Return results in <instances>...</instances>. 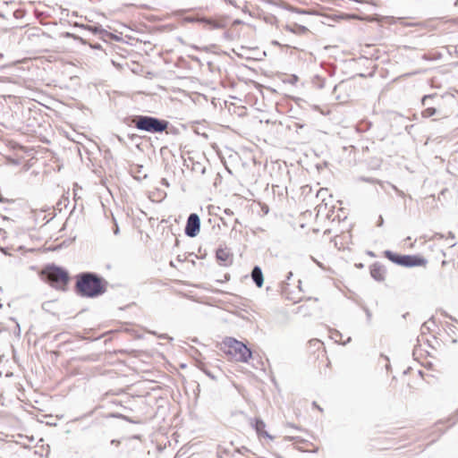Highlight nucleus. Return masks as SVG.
I'll list each match as a JSON object with an SVG mask.
<instances>
[{
    "instance_id": "obj_1",
    "label": "nucleus",
    "mask_w": 458,
    "mask_h": 458,
    "mask_svg": "<svg viewBox=\"0 0 458 458\" xmlns=\"http://www.w3.org/2000/svg\"><path fill=\"white\" fill-rule=\"evenodd\" d=\"M75 278V292L81 297L97 298L107 291L108 282L94 272H81Z\"/></svg>"
},
{
    "instance_id": "obj_2",
    "label": "nucleus",
    "mask_w": 458,
    "mask_h": 458,
    "mask_svg": "<svg viewBox=\"0 0 458 458\" xmlns=\"http://www.w3.org/2000/svg\"><path fill=\"white\" fill-rule=\"evenodd\" d=\"M126 124L133 125L137 130L156 134L166 131L170 123L164 119H159L150 115H132L126 119Z\"/></svg>"
},
{
    "instance_id": "obj_3",
    "label": "nucleus",
    "mask_w": 458,
    "mask_h": 458,
    "mask_svg": "<svg viewBox=\"0 0 458 458\" xmlns=\"http://www.w3.org/2000/svg\"><path fill=\"white\" fill-rule=\"evenodd\" d=\"M41 276L56 290H64L70 280L68 271L55 264L46 266L41 271Z\"/></svg>"
},
{
    "instance_id": "obj_4",
    "label": "nucleus",
    "mask_w": 458,
    "mask_h": 458,
    "mask_svg": "<svg viewBox=\"0 0 458 458\" xmlns=\"http://www.w3.org/2000/svg\"><path fill=\"white\" fill-rule=\"evenodd\" d=\"M221 350L233 360L247 362L252 356L251 351L242 342L233 337H226L222 342Z\"/></svg>"
},
{
    "instance_id": "obj_5",
    "label": "nucleus",
    "mask_w": 458,
    "mask_h": 458,
    "mask_svg": "<svg viewBox=\"0 0 458 458\" xmlns=\"http://www.w3.org/2000/svg\"><path fill=\"white\" fill-rule=\"evenodd\" d=\"M384 255L393 263L405 267L425 266L427 264V259L417 255H401L391 250H385Z\"/></svg>"
},
{
    "instance_id": "obj_6",
    "label": "nucleus",
    "mask_w": 458,
    "mask_h": 458,
    "mask_svg": "<svg viewBox=\"0 0 458 458\" xmlns=\"http://www.w3.org/2000/svg\"><path fill=\"white\" fill-rule=\"evenodd\" d=\"M200 231V218L198 214L191 213L187 218L184 233L188 237H196Z\"/></svg>"
},
{
    "instance_id": "obj_7",
    "label": "nucleus",
    "mask_w": 458,
    "mask_h": 458,
    "mask_svg": "<svg viewBox=\"0 0 458 458\" xmlns=\"http://www.w3.org/2000/svg\"><path fill=\"white\" fill-rule=\"evenodd\" d=\"M250 425L256 430V433L259 437H267L270 440L274 439V437L271 435H269V433L265 429L266 424L263 421V420L259 418L250 419Z\"/></svg>"
},
{
    "instance_id": "obj_8",
    "label": "nucleus",
    "mask_w": 458,
    "mask_h": 458,
    "mask_svg": "<svg viewBox=\"0 0 458 458\" xmlns=\"http://www.w3.org/2000/svg\"><path fill=\"white\" fill-rule=\"evenodd\" d=\"M386 267L378 262H375L370 266V275L376 281H384L386 277Z\"/></svg>"
},
{
    "instance_id": "obj_9",
    "label": "nucleus",
    "mask_w": 458,
    "mask_h": 458,
    "mask_svg": "<svg viewBox=\"0 0 458 458\" xmlns=\"http://www.w3.org/2000/svg\"><path fill=\"white\" fill-rule=\"evenodd\" d=\"M200 22L205 23L206 25H208L210 29L212 30H217V29H223L226 27V19L225 18H220L218 20H213L210 18H200L199 20Z\"/></svg>"
},
{
    "instance_id": "obj_10",
    "label": "nucleus",
    "mask_w": 458,
    "mask_h": 458,
    "mask_svg": "<svg viewBox=\"0 0 458 458\" xmlns=\"http://www.w3.org/2000/svg\"><path fill=\"white\" fill-rule=\"evenodd\" d=\"M216 259L223 262L224 265L232 262V253L227 248H218L216 252Z\"/></svg>"
},
{
    "instance_id": "obj_11",
    "label": "nucleus",
    "mask_w": 458,
    "mask_h": 458,
    "mask_svg": "<svg viewBox=\"0 0 458 458\" xmlns=\"http://www.w3.org/2000/svg\"><path fill=\"white\" fill-rule=\"evenodd\" d=\"M251 278L258 287H261L264 284V277L261 268L255 266L251 271Z\"/></svg>"
},
{
    "instance_id": "obj_12",
    "label": "nucleus",
    "mask_w": 458,
    "mask_h": 458,
    "mask_svg": "<svg viewBox=\"0 0 458 458\" xmlns=\"http://www.w3.org/2000/svg\"><path fill=\"white\" fill-rule=\"evenodd\" d=\"M75 26L87 30L93 34L106 33V30L103 29L100 25H85L75 23Z\"/></svg>"
},
{
    "instance_id": "obj_13",
    "label": "nucleus",
    "mask_w": 458,
    "mask_h": 458,
    "mask_svg": "<svg viewBox=\"0 0 458 458\" xmlns=\"http://www.w3.org/2000/svg\"><path fill=\"white\" fill-rule=\"evenodd\" d=\"M62 37L73 38L74 40L80 41L83 45L87 44V41L84 38L71 32H64Z\"/></svg>"
},
{
    "instance_id": "obj_14",
    "label": "nucleus",
    "mask_w": 458,
    "mask_h": 458,
    "mask_svg": "<svg viewBox=\"0 0 458 458\" xmlns=\"http://www.w3.org/2000/svg\"><path fill=\"white\" fill-rule=\"evenodd\" d=\"M437 114V109L431 106L427 107L422 111V116L425 118L431 117Z\"/></svg>"
},
{
    "instance_id": "obj_15",
    "label": "nucleus",
    "mask_w": 458,
    "mask_h": 458,
    "mask_svg": "<svg viewBox=\"0 0 458 458\" xmlns=\"http://www.w3.org/2000/svg\"><path fill=\"white\" fill-rule=\"evenodd\" d=\"M435 94H430V95H426L423 97L422 98V105L423 106H427L428 105L429 103V100L433 99L435 98Z\"/></svg>"
},
{
    "instance_id": "obj_16",
    "label": "nucleus",
    "mask_w": 458,
    "mask_h": 458,
    "mask_svg": "<svg viewBox=\"0 0 458 458\" xmlns=\"http://www.w3.org/2000/svg\"><path fill=\"white\" fill-rule=\"evenodd\" d=\"M200 369H201V370H202V371H203V372H204L208 377H209L210 378H212V379H215V378H216V377H215V376H214V375H213L209 370H208V369H204V368H202V367H200Z\"/></svg>"
},
{
    "instance_id": "obj_17",
    "label": "nucleus",
    "mask_w": 458,
    "mask_h": 458,
    "mask_svg": "<svg viewBox=\"0 0 458 458\" xmlns=\"http://www.w3.org/2000/svg\"><path fill=\"white\" fill-rule=\"evenodd\" d=\"M98 35H99V36H100V38H106V37H111V36H112V34H111L110 32H108L107 30H106V33H99Z\"/></svg>"
},
{
    "instance_id": "obj_18",
    "label": "nucleus",
    "mask_w": 458,
    "mask_h": 458,
    "mask_svg": "<svg viewBox=\"0 0 458 458\" xmlns=\"http://www.w3.org/2000/svg\"><path fill=\"white\" fill-rule=\"evenodd\" d=\"M90 47L91 48H94V49H100L101 48V45L100 44H89Z\"/></svg>"
},
{
    "instance_id": "obj_19",
    "label": "nucleus",
    "mask_w": 458,
    "mask_h": 458,
    "mask_svg": "<svg viewBox=\"0 0 458 458\" xmlns=\"http://www.w3.org/2000/svg\"><path fill=\"white\" fill-rule=\"evenodd\" d=\"M365 312H366V315H367V318H368V320H370L371 318V312L369 311V309L365 308L364 309Z\"/></svg>"
},
{
    "instance_id": "obj_20",
    "label": "nucleus",
    "mask_w": 458,
    "mask_h": 458,
    "mask_svg": "<svg viewBox=\"0 0 458 458\" xmlns=\"http://www.w3.org/2000/svg\"><path fill=\"white\" fill-rule=\"evenodd\" d=\"M293 12L297 13H307L306 11H303V10H300V9H297V8H293L292 9Z\"/></svg>"
},
{
    "instance_id": "obj_21",
    "label": "nucleus",
    "mask_w": 458,
    "mask_h": 458,
    "mask_svg": "<svg viewBox=\"0 0 458 458\" xmlns=\"http://www.w3.org/2000/svg\"><path fill=\"white\" fill-rule=\"evenodd\" d=\"M383 224H384V219H383L382 216H379L378 222H377V226H382Z\"/></svg>"
},
{
    "instance_id": "obj_22",
    "label": "nucleus",
    "mask_w": 458,
    "mask_h": 458,
    "mask_svg": "<svg viewBox=\"0 0 458 458\" xmlns=\"http://www.w3.org/2000/svg\"><path fill=\"white\" fill-rule=\"evenodd\" d=\"M298 28L302 32H306L308 30V29L305 26L300 25V26H298Z\"/></svg>"
},
{
    "instance_id": "obj_23",
    "label": "nucleus",
    "mask_w": 458,
    "mask_h": 458,
    "mask_svg": "<svg viewBox=\"0 0 458 458\" xmlns=\"http://www.w3.org/2000/svg\"><path fill=\"white\" fill-rule=\"evenodd\" d=\"M114 233L115 235L119 233V227H118L117 224H115V225H114Z\"/></svg>"
},
{
    "instance_id": "obj_24",
    "label": "nucleus",
    "mask_w": 458,
    "mask_h": 458,
    "mask_svg": "<svg viewBox=\"0 0 458 458\" xmlns=\"http://www.w3.org/2000/svg\"><path fill=\"white\" fill-rule=\"evenodd\" d=\"M420 72V71H416V72H411V73H407V75L411 76V75L418 74Z\"/></svg>"
},
{
    "instance_id": "obj_25",
    "label": "nucleus",
    "mask_w": 458,
    "mask_h": 458,
    "mask_svg": "<svg viewBox=\"0 0 458 458\" xmlns=\"http://www.w3.org/2000/svg\"><path fill=\"white\" fill-rule=\"evenodd\" d=\"M225 212L227 214V215H232L233 214V211H231L230 209H225Z\"/></svg>"
},
{
    "instance_id": "obj_26",
    "label": "nucleus",
    "mask_w": 458,
    "mask_h": 458,
    "mask_svg": "<svg viewBox=\"0 0 458 458\" xmlns=\"http://www.w3.org/2000/svg\"><path fill=\"white\" fill-rule=\"evenodd\" d=\"M0 250H1V251H2L3 253L7 254V251H6V249H5V248L1 247V248H0Z\"/></svg>"
},
{
    "instance_id": "obj_27",
    "label": "nucleus",
    "mask_w": 458,
    "mask_h": 458,
    "mask_svg": "<svg viewBox=\"0 0 458 458\" xmlns=\"http://www.w3.org/2000/svg\"><path fill=\"white\" fill-rule=\"evenodd\" d=\"M313 405L316 406L319 411H322V409L318 405H317L316 402H313Z\"/></svg>"
},
{
    "instance_id": "obj_28",
    "label": "nucleus",
    "mask_w": 458,
    "mask_h": 458,
    "mask_svg": "<svg viewBox=\"0 0 458 458\" xmlns=\"http://www.w3.org/2000/svg\"><path fill=\"white\" fill-rule=\"evenodd\" d=\"M292 276H293V273H292V272H289V273H288V276H287V280H289V279L292 277Z\"/></svg>"
},
{
    "instance_id": "obj_29",
    "label": "nucleus",
    "mask_w": 458,
    "mask_h": 458,
    "mask_svg": "<svg viewBox=\"0 0 458 458\" xmlns=\"http://www.w3.org/2000/svg\"><path fill=\"white\" fill-rule=\"evenodd\" d=\"M111 443H112V444H114V445H116V444L118 445V444H119V441H117V440H112V441H111Z\"/></svg>"
},
{
    "instance_id": "obj_30",
    "label": "nucleus",
    "mask_w": 458,
    "mask_h": 458,
    "mask_svg": "<svg viewBox=\"0 0 458 458\" xmlns=\"http://www.w3.org/2000/svg\"><path fill=\"white\" fill-rule=\"evenodd\" d=\"M449 236L450 238L454 239V235L452 233H449Z\"/></svg>"
},
{
    "instance_id": "obj_31",
    "label": "nucleus",
    "mask_w": 458,
    "mask_h": 458,
    "mask_svg": "<svg viewBox=\"0 0 458 458\" xmlns=\"http://www.w3.org/2000/svg\"><path fill=\"white\" fill-rule=\"evenodd\" d=\"M426 327H427V323H424V324L422 325L421 329H422V330H424V328H425Z\"/></svg>"
},
{
    "instance_id": "obj_32",
    "label": "nucleus",
    "mask_w": 458,
    "mask_h": 458,
    "mask_svg": "<svg viewBox=\"0 0 458 458\" xmlns=\"http://www.w3.org/2000/svg\"><path fill=\"white\" fill-rule=\"evenodd\" d=\"M335 334H336L335 337H338V335H341V334L338 331H336Z\"/></svg>"
},
{
    "instance_id": "obj_33",
    "label": "nucleus",
    "mask_w": 458,
    "mask_h": 458,
    "mask_svg": "<svg viewBox=\"0 0 458 458\" xmlns=\"http://www.w3.org/2000/svg\"><path fill=\"white\" fill-rule=\"evenodd\" d=\"M335 334H336L335 337H338V335H341V334L338 331H336Z\"/></svg>"
},
{
    "instance_id": "obj_34",
    "label": "nucleus",
    "mask_w": 458,
    "mask_h": 458,
    "mask_svg": "<svg viewBox=\"0 0 458 458\" xmlns=\"http://www.w3.org/2000/svg\"><path fill=\"white\" fill-rule=\"evenodd\" d=\"M199 19H198L197 21H199ZM189 21H194L195 20H194L193 18H191V19H189Z\"/></svg>"
},
{
    "instance_id": "obj_35",
    "label": "nucleus",
    "mask_w": 458,
    "mask_h": 458,
    "mask_svg": "<svg viewBox=\"0 0 458 458\" xmlns=\"http://www.w3.org/2000/svg\"><path fill=\"white\" fill-rule=\"evenodd\" d=\"M369 255H370V256H372V257H374V256H375V255H374V253H373L372 251H369Z\"/></svg>"
},
{
    "instance_id": "obj_36",
    "label": "nucleus",
    "mask_w": 458,
    "mask_h": 458,
    "mask_svg": "<svg viewBox=\"0 0 458 458\" xmlns=\"http://www.w3.org/2000/svg\"><path fill=\"white\" fill-rule=\"evenodd\" d=\"M349 342H351V337H348V339H347V341L344 343V344H345L346 343H349Z\"/></svg>"
},
{
    "instance_id": "obj_37",
    "label": "nucleus",
    "mask_w": 458,
    "mask_h": 458,
    "mask_svg": "<svg viewBox=\"0 0 458 458\" xmlns=\"http://www.w3.org/2000/svg\"><path fill=\"white\" fill-rule=\"evenodd\" d=\"M163 182H164V184L168 185V183L166 182L165 179H163Z\"/></svg>"
},
{
    "instance_id": "obj_38",
    "label": "nucleus",
    "mask_w": 458,
    "mask_h": 458,
    "mask_svg": "<svg viewBox=\"0 0 458 458\" xmlns=\"http://www.w3.org/2000/svg\"><path fill=\"white\" fill-rule=\"evenodd\" d=\"M455 23H458V17L454 20Z\"/></svg>"
}]
</instances>
